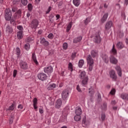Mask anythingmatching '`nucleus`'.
Here are the masks:
<instances>
[{"label":"nucleus","mask_w":128,"mask_h":128,"mask_svg":"<svg viewBox=\"0 0 128 128\" xmlns=\"http://www.w3.org/2000/svg\"><path fill=\"white\" fill-rule=\"evenodd\" d=\"M87 62L89 64V70L92 71V64H94V60H92L90 55L88 56Z\"/></svg>","instance_id":"obj_1"},{"label":"nucleus","mask_w":128,"mask_h":128,"mask_svg":"<svg viewBox=\"0 0 128 128\" xmlns=\"http://www.w3.org/2000/svg\"><path fill=\"white\" fill-rule=\"evenodd\" d=\"M5 19L6 20H10V18H12V10L10 9H6L5 12Z\"/></svg>","instance_id":"obj_2"},{"label":"nucleus","mask_w":128,"mask_h":128,"mask_svg":"<svg viewBox=\"0 0 128 128\" xmlns=\"http://www.w3.org/2000/svg\"><path fill=\"white\" fill-rule=\"evenodd\" d=\"M20 66L22 70H28V63H26V61H24V60L20 61Z\"/></svg>","instance_id":"obj_3"},{"label":"nucleus","mask_w":128,"mask_h":128,"mask_svg":"<svg viewBox=\"0 0 128 128\" xmlns=\"http://www.w3.org/2000/svg\"><path fill=\"white\" fill-rule=\"evenodd\" d=\"M109 74H110V78H112V80H114V82L116 81L118 76H116V72L114 70H111L109 72Z\"/></svg>","instance_id":"obj_4"},{"label":"nucleus","mask_w":128,"mask_h":128,"mask_svg":"<svg viewBox=\"0 0 128 128\" xmlns=\"http://www.w3.org/2000/svg\"><path fill=\"white\" fill-rule=\"evenodd\" d=\"M30 26L32 28H36L38 26V20L36 19L33 20L31 22Z\"/></svg>","instance_id":"obj_5"},{"label":"nucleus","mask_w":128,"mask_h":128,"mask_svg":"<svg viewBox=\"0 0 128 128\" xmlns=\"http://www.w3.org/2000/svg\"><path fill=\"white\" fill-rule=\"evenodd\" d=\"M54 69L52 66H48V67H46L44 68V72L46 74H48V76L52 72Z\"/></svg>","instance_id":"obj_6"},{"label":"nucleus","mask_w":128,"mask_h":128,"mask_svg":"<svg viewBox=\"0 0 128 128\" xmlns=\"http://www.w3.org/2000/svg\"><path fill=\"white\" fill-rule=\"evenodd\" d=\"M112 26H114V23L112 22V21L107 22L105 25L106 30H110V28H112Z\"/></svg>","instance_id":"obj_7"},{"label":"nucleus","mask_w":128,"mask_h":128,"mask_svg":"<svg viewBox=\"0 0 128 128\" xmlns=\"http://www.w3.org/2000/svg\"><path fill=\"white\" fill-rule=\"evenodd\" d=\"M38 80L44 82V80H46L47 76L44 73H40L38 74Z\"/></svg>","instance_id":"obj_8"},{"label":"nucleus","mask_w":128,"mask_h":128,"mask_svg":"<svg viewBox=\"0 0 128 128\" xmlns=\"http://www.w3.org/2000/svg\"><path fill=\"white\" fill-rule=\"evenodd\" d=\"M68 90H64L62 93V98L64 100H66L68 96Z\"/></svg>","instance_id":"obj_9"},{"label":"nucleus","mask_w":128,"mask_h":128,"mask_svg":"<svg viewBox=\"0 0 128 128\" xmlns=\"http://www.w3.org/2000/svg\"><path fill=\"white\" fill-rule=\"evenodd\" d=\"M82 124L83 126H86L90 124V122L86 120V116H84L82 120Z\"/></svg>","instance_id":"obj_10"},{"label":"nucleus","mask_w":128,"mask_h":128,"mask_svg":"<svg viewBox=\"0 0 128 128\" xmlns=\"http://www.w3.org/2000/svg\"><path fill=\"white\" fill-rule=\"evenodd\" d=\"M115 68L118 72V76L122 77V68H120V66H116Z\"/></svg>","instance_id":"obj_11"},{"label":"nucleus","mask_w":128,"mask_h":128,"mask_svg":"<svg viewBox=\"0 0 128 128\" xmlns=\"http://www.w3.org/2000/svg\"><path fill=\"white\" fill-rule=\"evenodd\" d=\"M110 62L113 64H118V60L114 58V56H110Z\"/></svg>","instance_id":"obj_12"},{"label":"nucleus","mask_w":128,"mask_h":128,"mask_svg":"<svg viewBox=\"0 0 128 128\" xmlns=\"http://www.w3.org/2000/svg\"><path fill=\"white\" fill-rule=\"evenodd\" d=\"M116 46L117 48H118V50H122L124 48V43H122V42H118Z\"/></svg>","instance_id":"obj_13"},{"label":"nucleus","mask_w":128,"mask_h":128,"mask_svg":"<svg viewBox=\"0 0 128 128\" xmlns=\"http://www.w3.org/2000/svg\"><path fill=\"white\" fill-rule=\"evenodd\" d=\"M36 104H38V98H35L33 100V106L36 112L38 110V107L36 106Z\"/></svg>","instance_id":"obj_14"},{"label":"nucleus","mask_w":128,"mask_h":128,"mask_svg":"<svg viewBox=\"0 0 128 128\" xmlns=\"http://www.w3.org/2000/svg\"><path fill=\"white\" fill-rule=\"evenodd\" d=\"M108 13H106L102 16L101 19V22L102 24L106 22V20H108Z\"/></svg>","instance_id":"obj_15"},{"label":"nucleus","mask_w":128,"mask_h":128,"mask_svg":"<svg viewBox=\"0 0 128 128\" xmlns=\"http://www.w3.org/2000/svg\"><path fill=\"white\" fill-rule=\"evenodd\" d=\"M14 16H16L17 18H20L22 17V10H18V11L15 13Z\"/></svg>","instance_id":"obj_16"},{"label":"nucleus","mask_w":128,"mask_h":128,"mask_svg":"<svg viewBox=\"0 0 128 128\" xmlns=\"http://www.w3.org/2000/svg\"><path fill=\"white\" fill-rule=\"evenodd\" d=\"M88 76H85L84 78H83V80L82 82V84L83 86H86V84H88Z\"/></svg>","instance_id":"obj_17"},{"label":"nucleus","mask_w":128,"mask_h":128,"mask_svg":"<svg viewBox=\"0 0 128 128\" xmlns=\"http://www.w3.org/2000/svg\"><path fill=\"white\" fill-rule=\"evenodd\" d=\"M82 108L80 107L77 108L76 110L75 114L76 116H80L82 114Z\"/></svg>","instance_id":"obj_18"},{"label":"nucleus","mask_w":128,"mask_h":128,"mask_svg":"<svg viewBox=\"0 0 128 128\" xmlns=\"http://www.w3.org/2000/svg\"><path fill=\"white\" fill-rule=\"evenodd\" d=\"M40 42L42 44H43V46H48L50 44V42L46 41L44 38H42L40 41Z\"/></svg>","instance_id":"obj_19"},{"label":"nucleus","mask_w":128,"mask_h":128,"mask_svg":"<svg viewBox=\"0 0 128 128\" xmlns=\"http://www.w3.org/2000/svg\"><path fill=\"white\" fill-rule=\"evenodd\" d=\"M82 40V36L77 37L76 38L74 39L73 42L74 44H78V42H80Z\"/></svg>","instance_id":"obj_20"},{"label":"nucleus","mask_w":128,"mask_h":128,"mask_svg":"<svg viewBox=\"0 0 128 128\" xmlns=\"http://www.w3.org/2000/svg\"><path fill=\"white\" fill-rule=\"evenodd\" d=\"M62 100L60 99H58L57 100L56 104V108H60V106H62Z\"/></svg>","instance_id":"obj_21"},{"label":"nucleus","mask_w":128,"mask_h":128,"mask_svg":"<svg viewBox=\"0 0 128 128\" xmlns=\"http://www.w3.org/2000/svg\"><path fill=\"white\" fill-rule=\"evenodd\" d=\"M110 52L114 55H116L118 54V52L116 51V46L114 44H113L112 49Z\"/></svg>","instance_id":"obj_22"},{"label":"nucleus","mask_w":128,"mask_h":128,"mask_svg":"<svg viewBox=\"0 0 128 128\" xmlns=\"http://www.w3.org/2000/svg\"><path fill=\"white\" fill-rule=\"evenodd\" d=\"M102 58L104 62H106V64H108V57L107 56L106 54H103L102 56Z\"/></svg>","instance_id":"obj_23"},{"label":"nucleus","mask_w":128,"mask_h":128,"mask_svg":"<svg viewBox=\"0 0 128 128\" xmlns=\"http://www.w3.org/2000/svg\"><path fill=\"white\" fill-rule=\"evenodd\" d=\"M6 32H9V34H12V28L10 25H8L6 27Z\"/></svg>","instance_id":"obj_24"},{"label":"nucleus","mask_w":128,"mask_h":128,"mask_svg":"<svg viewBox=\"0 0 128 128\" xmlns=\"http://www.w3.org/2000/svg\"><path fill=\"white\" fill-rule=\"evenodd\" d=\"M32 58L34 62L36 64V65L38 64V60H36V54L32 53Z\"/></svg>","instance_id":"obj_25"},{"label":"nucleus","mask_w":128,"mask_h":128,"mask_svg":"<svg viewBox=\"0 0 128 128\" xmlns=\"http://www.w3.org/2000/svg\"><path fill=\"white\" fill-rule=\"evenodd\" d=\"M73 4L75 6H78L80 4V0H73Z\"/></svg>","instance_id":"obj_26"},{"label":"nucleus","mask_w":128,"mask_h":128,"mask_svg":"<svg viewBox=\"0 0 128 128\" xmlns=\"http://www.w3.org/2000/svg\"><path fill=\"white\" fill-rule=\"evenodd\" d=\"M17 36H18V40H22V37H23L22 32L19 31L18 32Z\"/></svg>","instance_id":"obj_27"},{"label":"nucleus","mask_w":128,"mask_h":128,"mask_svg":"<svg viewBox=\"0 0 128 128\" xmlns=\"http://www.w3.org/2000/svg\"><path fill=\"white\" fill-rule=\"evenodd\" d=\"M88 90V94L90 96H94V90L92 88H89Z\"/></svg>","instance_id":"obj_28"},{"label":"nucleus","mask_w":128,"mask_h":128,"mask_svg":"<svg viewBox=\"0 0 128 128\" xmlns=\"http://www.w3.org/2000/svg\"><path fill=\"white\" fill-rule=\"evenodd\" d=\"M74 120L76 122H80L82 120V116L80 115H76L74 117Z\"/></svg>","instance_id":"obj_29"},{"label":"nucleus","mask_w":128,"mask_h":128,"mask_svg":"<svg viewBox=\"0 0 128 128\" xmlns=\"http://www.w3.org/2000/svg\"><path fill=\"white\" fill-rule=\"evenodd\" d=\"M72 22H70L66 27V32H70V28H72Z\"/></svg>","instance_id":"obj_30"},{"label":"nucleus","mask_w":128,"mask_h":128,"mask_svg":"<svg viewBox=\"0 0 128 128\" xmlns=\"http://www.w3.org/2000/svg\"><path fill=\"white\" fill-rule=\"evenodd\" d=\"M120 98H122V100H128V94H122L120 96Z\"/></svg>","instance_id":"obj_31"},{"label":"nucleus","mask_w":128,"mask_h":128,"mask_svg":"<svg viewBox=\"0 0 128 128\" xmlns=\"http://www.w3.org/2000/svg\"><path fill=\"white\" fill-rule=\"evenodd\" d=\"M84 60H80L78 62V66L79 68H82V66H84Z\"/></svg>","instance_id":"obj_32"},{"label":"nucleus","mask_w":128,"mask_h":128,"mask_svg":"<svg viewBox=\"0 0 128 128\" xmlns=\"http://www.w3.org/2000/svg\"><path fill=\"white\" fill-rule=\"evenodd\" d=\"M86 72H82L80 74V78L81 79L84 78L86 77Z\"/></svg>","instance_id":"obj_33"},{"label":"nucleus","mask_w":128,"mask_h":128,"mask_svg":"<svg viewBox=\"0 0 128 128\" xmlns=\"http://www.w3.org/2000/svg\"><path fill=\"white\" fill-rule=\"evenodd\" d=\"M108 106L106 102L104 103L101 106V108L102 110H106Z\"/></svg>","instance_id":"obj_34"},{"label":"nucleus","mask_w":128,"mask_h":128,"mask_svg":"<svg viewBox=\"0 0 128 128\" xmlns=\"http://www.w3.org/2000/svg\"><path fill=\"white\" fill-rule=\"evenodd\" d=\"M16 16H14V17H12V18H10V24H14V22H16Z\"/></svg>","instance_id":"obj_35"},{"label":"nucleus","mask_w":128,"mask_h":128,"mask_svg":"<svg viewBox=\"0 0 128 128\" xmlns=\"http://www.w3.org/2000/svg\"><path fill=\"white\" fill-rule=\"evenodd\" d=\"M14 115H11L9 120L10 124H12L14 122Z\"/></svg>","instance_id":"obj_36"},{"label":"nucleus","mask_w":128,"mask_h":128,"mask_svg":"<svg viewBox=\"0 0 128 128\" xmlns=\"http://www.w3.org/2000/svg\"><path fill=\"white\" fill-rule=\"evenodd\" d=\"M30 44L26 43V44H24V48L26 50H30Z\"/></svg>","instance_id":"obj_37"},{"label":"nucleus","mask_w":128,"mask_h":128,"mask_svg":"<svg viewBox=\"0 0 128 128\" xmlns=\"http://www.w3.org/2000/svg\"><path fill=\"white\" fill-rule=\"evenodd\" d=\"M91 55L92 56V58H96V50H92Z\"/></svg>","instance_id":"obj_38"},{"label":"nucleus","mask_w":128,"mask_h":128,"mask_svg":"<svg viewBox=\"0 0 128 128\" xmlns=\"http://www.w3.org/2000/svg\"><path fill=\"white\" fill-rule=\"evenodd\" d=\"M56 88V84H50L48 87V90H54Z\"/></svg>","instance_id":"obj_39"},{"label":"nucleus","mask_w":128,"mask_h":128,"mask_svg":"<svg viewBox=\"0 0 128 128\" xmlns=\"http://www.w3.org/2000/svg\"><path fill=\"white\" fill-rule=\"evenodd\" d=\"M28 8L29 12H32V4H29L28 5Z\"/></svg>","instance_id":"obj_40"},{"label":"nucleus","mask_w":128,"mask_h":128,"mask_svg":"<svg viewBox=\"0 0 128 128\" xmlns=\"http://www.w3.org/2000/svg\"><path fill=\"white\" fill-rule=\"evenodd\" d=\"M68 116V114H64L63 112V115L62 116V120L63 122H66V117Z\"/></svg>","instance_id":"obj_41"},{"label":"nucleus","mask_w":128,"mask_h":128,"mask_svg":"<svg viewBox=\"0 0 128 128\" xmlns=\"http://www.w3.org/2000/svg\"><path fill=\"white\" fill-rule=\"evenodd\" d=\"M76 56V52H74L72 53V56H71L72 60H74V58Z\"/></svg>","instance_id":"obj_42"},{"label":"nucleus","mask_w":128,"mask_h":128,"mask_svg":"<svg viewBox=\"0 0 128 128\" xmlns=\"http://www.w3.org/2000/svg\"><path fill=\"white\" fill-rule=\"evenodd\" d=\"M69 70H70V72H72L74 70V68H72V62H70L68 64V66Z\"/></svg>","instance_id":"obj_43"},{"label":"nucleus","mask_w":128,"mask_h":128,"mask_svg":"<svg viewBox=\"0 0 128 128\" xmlns=\"http://www.w3.org/2000/svg\"><path fill=\"white\" fill-rule=\"evenodd\" d=\"M32 40H34V39L30 37H28L26 39V42H30Z\"/></svg>","instance_id":"obj_44"},{"label":"nucleus","mask_w":128,"mask_h":128,"mask_svg":"<svg viewBox=\"0 0 128 128\" xmlns=\"http://www.w3.org/2000/svg\"><path fill=\"white\" fill-rule=\"evenodd\" d=\"M14 110V104H12L8 108V110Z\"/></svg>","instance_id":"obj_45"},{"label":"nucleus","mask_w":128,"mask_h":128,"mask_svg":"<svg viewBox=\"0 0 128 128\" xmlns=\"http://www.w3.org/2000/svg\"><path fill=\"white\" fill-rule=\"evenodd\" d=\"M90 22V18H86V20H84V24L86 26V24H88Z\"/></svg>","instance_id":"obj_46"},{"label":"nucleus","mask_w":128,"mask_h":128,"mask_svg":"<svg viewBox=\"0 0 128 128\" xmlns=\"http://www.w3.org/2000/svg\"><path fill=\"white\" fill-rule=\"evenodd\" d=\"M21 2L23 6H26L28 4V0H21Z\"/></svg>","instance_id":"obj_47"},{"label":"nucleus","mask_w":128,"mask_h":128,"mask_svg":"<svg viewBox=\"0 0 128 128\" xmlns=\"http://www.w3.org/2000/svg\"><path fill=\"white\" fill-rule=\"evenodd\" d=\"M110 94H112V96L116 94V89L112 88L110 92Z\"/></svg>","instance_id":"obj_48"},{"label":"nucleus","mask_w":128,"mask_h":128,"mask_svg":"<svg viewBox=\"0 0 128 128\" xmlns=\"http://www.w3.org/2000/svg\"><path fill=\"white\" fill-rule=\"evenodd\" d=\"M101 42H102V38H100V36H97V40H96L97 44H100Z\"/></svg>","instance_id":"obj_49"},{"label":"nucleus","mask_w":128,"mask_h":128,"mask_svg":"<svg viewBox=\"0 0 128 128\" xmlns=\"http://www.w3.org/2000/svg\"><path fill=\"white\" fill-rule=\"evenodd\" d=\"M101 119L104 122L106 120V114L104 113H102L101 115Z\"/></svg>","instance_id":"obj_50"},{"label":"nucleus","mask_w":128,"mask_h":128,"mask_svg":"<svg viewBox=\"0 0 128 128\" xmlns=\"http://www.w3.org/2000/svg\"><path fill=\"white\" fill-rule=\"evenodd\" d=\"M17 28L19 30V32H22L24 30V28H22V26H17Z\"/></svg>","instance_id":"obj_51"},{"label":"nucleus","mask_w":128,"mask_h":128,"mask_svg":"<svg viewBox=\"0 0 128 128\" xmlns=\"http://www.w3.org/2000/svg\"><path fill=\"white\" fill-rule=\"evenodd\" d=\"M16 54L17 56H20V49L18 48H16Z\"/></svg>","instance_id":"obj_52"},{"label":"nucleus","mask_w":128,"mask_h":128,"mask_svg":"<svg viewBox=\"0 0 128 128\" xmlns=\"http://www.w3.org/2000/svg\"><path fill=\"white\" fill-rule=\"evenodd\" d=\"M48 38H50V40H52V38H54V34H52V33H50L48 36Z\"/></svg>","instance_id":"obj_53"},{"label":"nucleus","mask_w":128,"mask_h":128,"mask_svg":"<svg viewBox=\"0 0 128 128\" xmlns=\"http://www.w3.org/2000/svg\"><path fill=\"white\" fill-rule=\"evenodd\" d=\"M63 48L64 50H66V48H68V43H66V42L64 43Z\"/></svg>","instance_id":"obj_54"},{"label":"nucleus","mask_w":128,"mask_h":128,"mask_svg":"<svg viewBox=\"0 0 128 128\" xmlns=\"http://www.w3.org/2000/svg\"><path fill=\"white\" fill-rule=\"evenodd\" d=\"M98 102H102V96L100 94H98Z\"/></svg>","instance_id":"obj_55"},{"label":"nucleus","mask_w":128,"mask_h":128,"mask_svg":"<svg viewBox=\"0 0 128 128\" xmlns=\"http://www.w3.org/2000/svg\"><path fill=\"white\" fill-rule=\"evenodd\" d=\"M16 74H18V70H14L13 72V76H14V78H16Z\"/></svg>","instance_id":"obj_56"},{"label":"nucleus","mask_w":128,"mask_h":128,"mask_svg":"<svg viewBox=\"0 0 128 128\" xmlns=\"http://www.w3.org/2000/svg\"><path fill=\"white\" fill-rule=\"evenodd\" d=\"M76 90L78 92H82V90L80 89V85H77Z\"/></svg>","instance_id":"obj_57"},{"label":"nucleus","mask_w":128,"mask_h":128,"mask_svg":"<svg viewBox=\"0 0 128 128\" xmlns=\"http://www.w3.org/2000/svg\"><path fill=\"white\" fill-rule=\"evenodd\" d=\"M18 10V8L16 7H12V12H16Z\"/></svg>","instance_id":"obj_58"},{"label":"nucleus","mask_w":128,"mask_h":128,"mask_svg":"<svg viewBox=\"0 0 128 128\" xmlns=\"http://www.w3.org/2000/svg\"><path fill=\"white\" fill-rule=\"evenodd\" d=\"M52 10V6H49L48 8V9L47 11L46 12V14H48Z\"/></svg>","instance_id":"obj_59"},{"label":"nucleus","mask_w":128,"mask_h":128,"mask_svg":"<svg viewBox=\"0 0 128 128\" xmlns=\"http://www.w3.org/2000/svg\"><path fill=\"white\" fill-rule=\"evenodd\" d=\"M20 2V0H14L13 2L14 4H16L18 2Z\"/></svg>","instance_id":"obj_60"},{"label":"nucleus","mask_w":128,"mask_h":128,"mask_svg":"<svg viewBox=\"0 0 128 128\" xmlns=\"http://www.w3.org/2000/svg\"><path fill=\"white\" fill-rule=\"evenodd\" d=\"M93 40H94V42H95V44H96V36H94Z\"/></svg>","instance_id":"obj_61"},{"label":"nucleus","mask_w":128,"mask_h":128,"mask_svg":"<svg viewBox=\"0 0 128 128\" xmlns=\"http://www.w3.org/2000/svg\"><path fill=\"white\" fill-rule=\"evenodd\" d=\"M62 6V2H60L58 3V8H60V6Z\"/></svg>","instance_id":"obj_62"},{"label":"nucleus","mask_w":128,"mask_h":128,"mask_svg":"<svg viewBox=\"0 0 128 128\" xmlns=\"http://www.w3.org/2000/svg\"><path fill=\"white\" fill-rule=\"evenodd\" d=\"M39 112H40V114H44V110L42 108L39 109Z\"/></svg>","instance_id":"obj_63"},{"label":"nucleus","mask_w":128,"mask_h":128,"mask_svg":"<svg viewBox=\"0 0 128 128\" xmlns=\"http://www.w3.org/2000/svg\"><path fill=\"white\" fill-rule=\"evenodd\" d=\"M112 104H116V100H112L111 102Z\"/></svg>","instance_id":"obj_64"}]
</instances>
